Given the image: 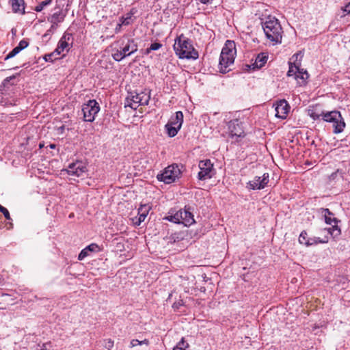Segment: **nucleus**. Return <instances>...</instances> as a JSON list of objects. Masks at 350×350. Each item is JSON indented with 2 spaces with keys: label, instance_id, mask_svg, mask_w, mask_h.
I'll return each instance as SVG.
<instances>
[{
  "label": "nucleus",
  "instance_id": "obj_15",
  "mask_svg": "<svg viewBox=\"0 0 350 350\" xmlns=\"http://www.w3.org/2000/svg\"><path fill=\"white\" fill-rule=\"evenodd\" d=\"M228 129L232 137H243L244 131L241 122L238 120H233L229 122Z\"/></svg>",
  "mask_w": 350,
  "mask_h": 350
},
{
  "label": "nucleus",
  "instance_id": "obj_10",
  "mask_svg": "<svg viewBox=\"0 0 350 350\" xmlns=\"http://www.w3.org/2000/svg\"><path fill=\"white\" fill-rule=\"evenodd\" d=\"M269 182V173H264L262 176H256L253 180L247 183V188L252 190L263 189Z\"/></svg>",
  "mask_w": 350,
  "mask_h": 350
},
{
  "label": "nucleus",
  "instance_id": "obj_12",
  "mask_svg": "<svg viewBox=\"0 0 350 350\" xmlns=\"http://www.w3.org/2000/svg\"><path fill=\"white\" fill-rule=\"evenodd\" d=\"M68 175L80 177L88 171L86 164L82 161L70 163L66 170Z\"/></svg>",
  "mask_w": 350,
  "mask_h": 350
},
{
  "label": "nucleus",
  "instance_id": "obj_8",
  "mask_svg": "<svg viewBox=\"0 0 350 350\" xmlns=\"http://www.w3.org/2000/svg\"><path fill=\"white\" fill-rule=\"evenodd\" d=\"M83 120L92 122L95 120L96 114L100 111V106L96 100H89L82 105Z\"/></svg>",
  "mask_w": 350,
  "mask_h": 350
},
{
  "label": "nucleus",
  "instance_id": "obj_14",
  "mask_svg": "<svg viewBox=\"0 0 350 350\" xmlns=\"http://www.w3.org/2000/svg\"><path fill=\"white\" fill-rule=\"evenodd\" d=\"M66 15V12H64L62 9L55 8L53 14L51 16L48 17V21L52 24L49 31L55 29L58 24L64 21Z\"/></svg>",
  "mask_w": 350,
  "mask_h": 350
},
{
  "label": "nucleus",
  "instance_id": "obj_35",
  "mask_svg": "<svg viewBox=\"0 0 350 350\" xmlns=\"http://www.w3.org/2000/svg\"><path fill=\"white\" fill-rule=\"evenodd\" d=\"M162 44L159 42L152 43L149 48H148L147 53H149L150 51H157L161 48Z\"/></svg>",
  "mask_w": 350,
  "mask_h": 350
},
{
  "label": "nucleus",
  "instance_id": "obj_28",
  "mask_svg": "<svg viewBox=\"0 0 350 350\" xmlns=\"http://www.w3.org/2000/svg\"><path fill=\"white\" fill-rule=\"evenodd\" d=\"M185 233L184 232H178L172 234L170 239L172 242H179L185 239Z\"/></svg>",
  "mask_w": 350,
  "mask_h": 350
},
{
  "label": "nucleus",
  "instance_id": "obj_21",
  "mask_svg": "<svg viewBox=\"0 0 350 350\" xmlns=\"http://www.w3.org/2000/svg\"><path fill=\"white\" fill-rule=\"evenodd\" d=\"M183 122V113L182 111H178L176 112L175 116L172 117L167 124H171L172 126H175L176 128L180 129Z\"/></svg>",
  "mask_w": 350,
  "mask_h": 350
},
{
  "label": "nucleus",
  "instance_id": "obj_13",
  "mask_svg": "<svg viewBox=\"0 0 350 350\" xmlns=\"http://www.w3.org/2000/svg\"><path fill=\"white\" fill-rule=\"evenodd\" d=\"M72 44V34L65 33L59 40L57 47L55 50L57 55H61L64 52H68Z\"/></svg>",
  "mask_w": 350,
  "mask_h": 350
},
{
  "label": "nucleus",
  "instance_id": "obj_48",
  "mask_svg": "<svg viewBox=\"0 0 350 350\" xmlns=\"http://www.w3.org/2000/svg\"><path fill=\"white\" fill-rule=\"evenodd\" d=\"M9 225L10 226V228H12V224L10 222V223H9Z\"/></svg>",
  "mask_w": 350,
  "mask_h": 350
},
{
  "label": "nucleus",
  "instance_id": "obj_20",
  "mask_svg": "<svg viewBox=\"0 0 350 350\" xmlns=\"http://www.w3.org/2000/svg\"><path fill=\"white\" fill-rule=\"evenodd\" d=\"M150 210V206L148 204H143L138 208V221L135 223L137 225H139L142 221H144L147 217L149 211Z\"/></svg>",
  "mask_w": 350,
  "mask_h": 350
},
{
  "label": "nucleus",
  "instance_id": "obj_44",
  "mask_svg": "<svg viewBox=\"0 0 350 350\" xmlns=\"http://www.w3.org/2000/svg\"><path fill=\"white\" fill-rule=\"evenodd\" d=\"M202 3L206 4L210 1V0H200Z\"/></svg>",
  "mask_w": 350,
  "mask_h": 350
},
{
  "label": "nucleus",
  "instance_id": "obj_41",
  "mask_svg": "<svg viewBox=\"0 0 350 350\" xmlns=\"http://www.w3.org/2000/svg\"><path fill=\"white\" fill-rule=\"evenodd\" d=\"M342 10L347 14H350V2L347 4L345 8H342Z\"/></svg>",
  "mask_w": 350,
  "mask_h": 350
},
{
  "label": "nucleus",
  "instance_id": "obj_46",
  "mask_svg": "<svg viewBox=\"0 0 350 350\" xmlns=\"http://www.w3.org/2000/svg\"><path fill=\"white\" fill-rule=\"evenodd\" d=\"M43 147H44V144H42V143H40V144H39V148H42Z\"/></svg>",
  "mask_w": 350,
  "mask_h": 350
},
{
  "label": "nucleus",
  "instance_id": "obj_16",
  "mask_svg": "<svg viewBox=\"0 0 350 350\" xmlns=\"http://www.w3.org/2000/svg\"><path fill=\"white\" fill-rule=\"evenodd\" d=\"M289 109V105L286 100H281L277 103L275 107V116L278 118H286Z\"/></svg>",
  "mask_w": 350,
  "mask_h": 350
},
{
  "label": "nucleus",
  "instance_id": "obj_32",
  "mask_svg": "<svg viewBox=\"0 0 350 350\" xmlns=\"http://www.w3.org/2000/svg\"><path fill=\"white\" fill-rule=\"evenodd\" d=\"M146 345L148 346L149 345V340L147 339H144V340H138L137 339H133L130 342V347H134L137 345Z\"/></svg>",
  "mask_w": 350,
  "mask_h": 350
},
{
  "label": "nucleus",
  "instance_id": "obj_40",
  "mask_svg": "<svg viewBox=\"0 0 350 350\" xmlns=\"http://www.w3.org/2000/svg\"><path fill=\"white\" fill-rule=\"evenodd\" d=\"M1 213L3 214V215H4V217H5L6 219L11 220L10 213H9V211H8V209L4 207V208H3V210L2 211Z\"/></svg>",
  "mask_w": 350,
  "mask_h": 350
},
{
  "label": "nucleus",
  "instance_id": "obj_4",
  "mask_svg": "<svg viewBox=\"0 0 350 350\" xmlns=\"http://www.w3.org/2000/svg\"><path fill=\"white\" fill-rule=\"evenodd\" d=\"M235 55V42L232 40H227L219 57V68L221 72L226 73L228 71V67L234 63Z\"/></svg>",
  "mask_w": 350,
  "mask_h": 350
},
{
  "label": "nucleus",
  "instance_id": "obj_3",
  "mask_svg": "<svg viewBox=\"0 0 350 350\" xmlns=\"http://www.w3.org/2000/svg\"><path fill=\"white\" fill-rule=\"evenodd\" d=\"M262 26L267 39L273 44L282 42L283 31L278 19L275 17L269 16L265 21L262 22Z\"/></svg>",
  "mask_w": 350,
  "mask_h": 350
},
{
  "label": "nucleus",
  "instance_id": "obj_24",
  "mask_svg": "<svg viewBox=\"0 0 350 350\" xmlns=\"http://www.w3.org/2000/svg\"><path fill=\"white\" fill-rule=\"evenodd\" d=\"M308 77L309 75L308 72L303 68H299L297 75L295 76V79L298 81V83H300V85H302L306 83Z\"/></svg>",
  "mask_w": 350,
  "mask_h": 350
},
{
  "label": "nucleus",
  "instance_id": "obj_22",
  "mask_svg": "<svg viewBox=\"0 0 350 350\" xmlns=\"http://www.w3.org/2000/svg\"><path fill=\"white\" fill-rule=\"evenodd\" d=\"M14 12L25 13V6L23 0H10Z\"/></svg>",
  "mask_w": 350,
  "mask_h": 350
},
{
  "label": "nucleus",
  "instance_id": "obj_37",
  "mask_svg": "<svg viewBox=\"0 0 350 350\" xmlns=\"http://www.w3.org/2000/svg\"><path fill=\"white\" fill-rule=\"evenodd\" d=\"M55 55H57L56 53H55V51L51 53H50V54H47V55H45L44 59L46 62H53L54 59H57V57H54L53 58V56Z\"/></svg>",
  "mask_w": 350,
  "mask_h": 350
},
{
  "label": "nucleus",
  "instance_id": "obj_26",
  "mask_svg": "<svg viewBox=\"0 0 350 350\" xmlns=\"http://www.w3.org/2000/svg\"><path fill=\"white\" fill-rule=\"evenodd\" d=\"M165 128L168 136L170 137L176 136L180 130L179 128H176L175 126H172L171 124H166Z\"/></svg>",
  "mask_w": 350,
  "mask_h": 350
},
{
  "label": "nucleus",
  "instance_id": "obj_45",
  "mask_svg": "<svg viewBox=\"0 0 350 350\" xmlns=\"http://www.w3.org/2000/svg\"><path fill=\"white\" fill-rule=\"evenodd\" d=\"M49 147H50V148H51V149H54V148H55L56 145H55V144H51L49 145Z\"/></svg>",
  "mask_w": 350,
  "mask_h": 350
},
{
  "label": "nucleus",
  "instance_id": "obj_23",
  "mask_svg": "<svg viewBox=\"0 0 350 350\" xmlns=\"http://www.w3.org/2000/svg\"><path fill=\"white\" fill-rule=\"evenodd\" d=\"M268 59V56L266 53H262L258 54L255 59L254 64V67L257 68H261L265 66Z\"/></svg>",
  "mask_w": 350,
  "mask_h": 350
},
{
  "label": "nucleus",
  "instance_id": "obj_2",
  "mask_svg": "<svg viewBox=\"0 0 350 350\" xmlns=\"http://www.w3.org/2000/svg\"><path fill=\"white\" fill-rule=\"evenodd\" d=\"M115 44L111 55L116 62H120L137 51V44L135 40L127 37L122 38Z\"/></svg>",
  "mask_w": 350,
  "mask_h": 350
},
{
  "label": "nucleus",
  "instance_id": "obj_29",
  "mask_svg": "<svg viewBox=\"0 0 350 350\" xmlns=\"http://www.w3.org/2000/svg\"><path fill=\"white\" fill-rule=\"evenodd\" d=\"M308 115L310 118H312L314 120H319L321 117H322V111H317L315 109H308Z\"/></svg>",
  "mask_w": 350,
  "mask_h": 350
},
{
  "label": "nucleus",
  "instance_id": "obj_33",
  "mask_svg": "<svg viewBox=\"0 0 350 350\" xmlns=\"http://www.w3.org/2000/svg\"><path fill=\"white\" fill-rule=\"evenodd\" d=\"M51 2H52V0H45V1L40 2L35 8V11H36L38 12H41L44 8V7L50 5L51 3Z\"/></svg>",
  "mask_w": 350,
  "mask_h": 350
},
{
  "label": "nucleus",
  "instance_id": "obj_1",
  "mask_svg": "<svg viewBox=\"0 0 350 350\" xmlns=\"http://www.w3.org/2000/svg\"><path fill=\"white\" fill-rule=\"evenodd\" d=\"M174 49L180 59H197L198 52L194 49L191 40L183 34L175 39Z\"/></svg>",
  "mask_w": 350,
  "mask_h": 350
},
{
  "label": "nucleus",
  "instance_id": "obj_6",
  "mask_svg": "<svg viewBox=\"0 0 350 350\" xmlns=\"http://www.w3.org/2000/svg\"><path fill=\"white\" fill-rule=\"evenodd\" d=\"M322 119L333 124L334 133L342 132L345 127L344 119L338 111H322Z\"/></svg>",
  "mask_w": 350,
  "mask_h": 350
},
{
  "label": "nucleus",
  "instance_id": "obj_39",
  "mask_svg": "<svg viewBox=\"0 0 350 350\" xmlns=\"http://www.w3.org/2000/svg\"><path fill=\"white\" fill-rule=\"evenodd\" d=\"M18 75V74L16 75H14L12 76H10V77H6L4 80H3V85L5 86L11 80H13L14 79L16 76Z\"/></svg>",
  "mask_w": 350,
  "mask_h": 350
},
{
  "label": "nucleus",
  "instance_id": "obj_38",
  "mask_svg": "<svg viewBox=\"0 0 350 350\" xmlns=\"http://www.w3.org/2000/svg\"><path fill=\"white\" fill-rule=\"evenodd\" d=\"M176 346H180L183 347V350H185L186 349L189 347V345L184 340V338H182L180 341L178 343Z\"/></svg>",
  "mask_w": 350,
  "mask_h": 350
},
{
  "label": "nucleus",
  "instance_id": "obj_30",
  "mask_svg": "<svg viewBox=\"0 0 350 350\" xmlns=\"http://www.w3.org/2000/svg\"><path fill=\"white\" fill-rule=\"evenodd\" d=\"M132 16H133V13L132 12H129L126 14V16L124 17V16H122L120 19L121 21V24H119L118 26H119V28L120 27V26L122 25H129L131 23V18H132Z\"/></svg>",
  "mask_w": 350,
  "mask_h": 350
},
{
  "label": "nucleus",
  "instance_id": "obj_7",
  "mask_svg": "<svg viewBox=\"0 0 350 350\" xmlns=\"http://www.w3.org/2000/svg\"><path fill=\"white\" fill-rule=\"evenodd\" d=\"M181 170L179 165L172 164L167 166L162 173L159 174L157 178L159 181H163L165 184H170L179 178Z\"/></svg>",
  "mask_w": 350,
  "mask_h": 350
},
{
  "label": "nucleus",
  "instance_id": "obj_36",
  "mask_svg": "<svg viewBox=\"0 0 350 350\" xmlns=\"http://www.w3.org/2000/svg\"><path fill=\"white\" fill-rule=\"evenodd\" d=\"M28 45H29L28 42L27 40H25V39H23L20 41V42L17 45V46L22 51V50L25 49V48H27L28 46Z\"/></svg>",
  "mask_w": 350,
  "mask_h": 350
},
{
  "label": "nucleus",
  "instance_id": "obj_18",
  "mask_svg": "<svg viewBox=\"0 0 350 350\" xmlns=\"http://www.w3.org/2000/svg\"><path fill=\"white\" fill-rule=\"evenodd\" d=\"M100 250V248L98 245L96 243H91L81 251L78 256V260H82L88 256L90 252H98Z\"/></svg>",
  "mask_w": 350,
  "mask_h": 350
},
{
  "label": "nucleus",
  "instance_id": "obj_27",
  "mask_svg": "<svg viewBox=\"0 0 350 350\" xmlns=\"http://www.w3.org/2000/svg\"><path fill=\"white\" fill-rule=\"evenodd\" d=\"M343 179L342 172L340 170H336L329 176V181L332 183L333 181H339Z\"/></svg>",
  "mask_w": 350,
  "mask_h": 350
},
{
  "label": "nucleus",
  "instance_id": "obj_43",
  "mask_svg": "<svg viewBox=\"0 0 350 350\" xmlns=\"http://www.w3.org/2000/svg\"><path fill=\"white\" fill-rule=\"evenodd\" d=\"M173 350H183V347L180 346H176Z\"/></svg>",
  "mask_w": 350,
  "mask_h": 350
},
{
  "label": "nucleus",
  "instance_id": "obj_31",
  "mask_svg": "<svg viewBox=\"0 0 350 350\" xmlns=\"http://www.w3.org/2000/svg\"><path fill=\"white\" fill-rule=\"evenodd\" d=\"M307 233L305 231H303L301 232L299 237V241L301 244H304L306 245H310L312 243L309 241V240L307 239Z\"/></svg>",
  "mask_w": 350,
  "mask_h": 350
},
{
  "label": "nucleus",
  "instance_id": "obj_19",
  "mask_svg": "<svg viewBox=\"0 0 350 350\" xmlns=\"http://www.w3.org/2000/svg\"><path fill=\"white\" fill-rule=\"evenodd\" d=\"M299 56V53L295 54L293 56V57H295V62H294V63L289 62V68L287 72L288 77H294V78L295 79V76L297 75V73L299 70V68H300L299 67L301 66L300 62H297V58Z\"/></svg>",
  "mask_w": 350,
  "mask_h": 350
},
{
  "label": "nucleus",
  "instance_id": "obj_17",
  "mask_svg": "<svg viewBox=\"0 0 350 350\" xmlns=\"http://www.w3.org/2000/svg\"><path fill=\"white\" fill-rule=\"evenodd\" d=\"M179 213H181L180 222L185 226H190L195 223L193 215L188 209H180Z\"/></svg>",
  "mask_w": 350,
  "mask_h": 350
},
{
  "label": "nucleus",
  "instance_id": "obj_49",
  "mask_svg": "<svg viewBox=\"0 0 350 350\" xmlns=\"http://www.w3.org/2000/svg\"><path fill=\"white\" fill-rule=\"evenodd\" d=\"M118 30H119V28H116V32L118 31Z\"/></svg>",
  "mask_w": 350,
  "mask_h": 350
},
{
  "label": "nucleus",
  "instance_id": "obj_25",
  "mask_svg": "<svg viewBox=\"0 0 350 350\" xmlns=\"http://www.w3.org/2000/svg\"><path fill=\"white\" fill-rule=\"evenodd\" d=\"M181 213H179L178 211L174 214H171L164 218V219H166L169 221L175 223V224H181L180 222V218H181Z\"/></svg>",
  "mask_w": 350,
  "mask_h": 350
},
{
  "label": "nucleus",
  "instance_id": "obj_11",
  "mask_svg": "<svg viewBox=\"0 0 350 350\" xmlns=\"http://www.w3.org/2000/svg\"><path fill=\"white\" fill-rule=\"evenodd\" d=\"M198 167L200 172L198 174V178L201 180L209 179L212 177L213 170V164L211 160L206 159L199 162Z\"/></svg>",
  "mask_w": 350,
  "mask_h": 350
},
{
  "label": "nucleus",
  "instance_id": "obj_50",
  "mask_svg": "<svg viewBox=\"0 0 350 350\" xmlns=\"http://www.w3.org/2000/svg\"><path fill=\"white\" fill-rule=\"evenodd\" d=\"M118 30H119V28H116V32L118 31Z\"/></svg>",
  "mask_w": 350,
  "mask_h": 350
},
{
  "label": "nucleus",
  "instance_id": "obj_9",
  "mask_svg": "<svg viewBox=\"0 0 350 350\" xmlns=\"http://www.w3.org/2000/svg\"><path fill=\"white\" fill-rule=\"evenodd\" d=\"M321 214L325 218V222L327 224L332 226L331 228L327 229L329 233L334 237L340 235L341 231L338 226L340 221L334 217V213L328 208H321Z\"/></svg>",
  "mask_w": 350,
  "mask_h": 350
},
{
  "label": "nucleus",
  "instance_id": "obj_5",
  "mask_svg": "<svg viewBox=\"0 0 350 350\" xmlns=\"http://www.w3.org/2000/svg\"><path fill=\"white\" fill-rule=\"evenodd\" d=\"M150 99V90L145 89L139 92H130L125 100V107H129L135 110L139 106L148 105Z\"/></svg>",
  "mask_w": 350,
  "mask_h": 350
},
{
  "label": "nucleus",
  "instance_id": "obj_47",
  "mask_svg": "<svg viewBox=\"0 0 350 350\" xmlns=\"http://www.w3.org/2000/svg\"><path fill=\"white\" fill-rule=\"evenodd\" d=\"M3 208H4V207L0 204V212H2Z\"/></svg>",
  "mask_w": 350,
  "mask_h": 350
},
{
  "label": "nucleus",
  "instance_id": "obj_42",
  "mask_svg": "<svg viewBox=\"0 0 350 350\" xmlns=\"http://www.w3.org/2000/svg\"><path fill=\"white\" fill-rule=\"evenodd\" d=\"M113 346V342L111 340H108V341L106 343V347L108 350H110L111 348Z\"/></svg>",
  "mask_w": 350,
  "mask_h": 350
},
{
  "label": "nucleus",
  "instance_id": "obj_34",
  "mask_svg": "<svg viewBox=\"0 0 350 350\" xmlns=\"http://www.w3.org/2000/svg\"><path fill=\"white\" fill-rule=\"evenodd\" d=\"M21 51V50L16 46L6 55L4 59L8 60L10 58H12Z\"/></svg>",
  "mask_w": 350,
  "mask_h": 350
}]
</instances>
